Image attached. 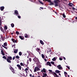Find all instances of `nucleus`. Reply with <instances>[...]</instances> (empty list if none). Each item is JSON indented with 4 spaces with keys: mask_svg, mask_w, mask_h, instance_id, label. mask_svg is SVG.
I'll return each mask as SVG.
<instances>
[{
    "mask_svg": "<svg viewBox=\"0 0 77 77\" xmlns=\"http://www.w3.org/2000/svg\"><path fill=\"white\" fill-rule=\"evenodd\" d=\"M64 74H65V77H66V75H68V73L66 72H64Z\"/></svg>",
    "mask_w": 77,
    "mask_h": 77,
    "instance_id": "nucleus-29",
    "label": "nucleus"
},
{
    "mask_svg": "<svg viewBox=\"0 0 77 77\" xmlns=\"http://www.w3.org/2000/svg\"><path fill=\"white\" fill-rule=\"evenodd\" d=\"M2 46L3 47H4V48H5V49H8V48H7V47H5V46H4V45H2Z\"/></svg>",
    "mask_w": 77,
    "mask_h": 77,
    "instance_id": "nucleus-35",
    "label": "nucleus"
},
{
    "mask_svg": "<svg viewBox=\"0 0 77 77\" xmlns=\"http://www.w3.org/2000/svg\"><path fill=\"white\" fill-rule=\"evenodd\" d=\"M19 55L20 56H21L22 55V52H19Z\"/></svg>",
    "mask_w": 77,
    "mask_h": 77,
    "instance_id": "nucleus-36",
    "label": "nucleus"
},
{
    "mask_svg": "<svg viewBox=\"0 0 77 77\" xmlns=\"http://www.w3.org/2000/svg\"><path fill=\"white\" fill-rule=\"evenodd\" d=\"M63 59H64V60H66V58H65V57H64Z\"/></svg>",
    "mask_w": 77,
    "mask_h": 77,
    "instance_id": "nucleus-55",
    "label": "nucleus"
},
{
    "mask_svg": "<svg viewBox=\"0 0 77 77\" xmlns=\"http://www.w3.org/2000/svg\"><path fill=\"white\" fill-rule=\"evenodd\" d=\"M2 27H3V26L2 25V21L0 19V29L2 32H4L5 31H4V29Z\"/></svg>",
    "mask_w": 77,
    "mask_h": 77,
    "instance_id": "nucleus-2",
    "label": "nucleus"
},
{
    "mask_svg": "<svg viewBox=\"0 0 77 77\" xmlns=\"http://www.w3.org/2000/svg\"><path fill=\"white\" fill-rule=\"evenodd\" d=\"M46 63L47 65H49V66H51V63H50V62L48 61L47 63Z\"/></svg>",
    "mask_w": 77,
    "mask_h": 77,
    "instance_id": "nucleus-12",
    "label": "nucleus"
},
{
    "mask_svg": "<svg viewBox=\"0 0 77 77\" xmlns=\"http://www.w3.org/2000/svg\"><path fill=\"white\" fill-rule=\"evenodd\" d=\"M20 15H17V16H18V17L19 18H21V16H19Z\"/></svg>",
    "mask_w": 77,
    "mask_h": 77,
    "instance_id": "nucleus-42",
    "label": "nucleus"
},
{
    "mask_svg": "<svg viewBox=\"0 0 77 77\" xmlns=\"http://www.w3.org/2000/svg\"><path fill=\"white\" fill-rule=\"evenodd\" d=\"M44 60H45V62H46V61H47V59H44Z\"/></svg>",
    "mask_w": 77,
    "mask_h": 77,
    "instance_id": "nucleus-54",
    "label": "nucleus"
},
{
    "mask_svg": "<svg viewBox=\"0 0 77 77\" xmlns=\"http://www.w3.org/2000/svg\"><path fill=\"white\" fill-rule=\"evenodd\" d=\"M16 59H20V57L18 56H16Z\"/></svg>",
    "mask_w": 77,
    "mask_h": 77,
    "instance_id": "nucleus-38",
    "label": "nucleus"
},
{
    "mask_svg": "<svg viewBox=\"0 0 77 77\" xmlns=\"http://www.w3.org/2000/svg\"><path fill=\"white\" fill-rule=\"evenodd\" d=\"M28 70H29V69H28L27 68H26L25 70V71H28Z\"/></svg>",
    "mask_w": 77,
    "mask_h": 77,
    "instance_id": "nucleus-43",
    "label": "nucleus"
},
{
    "mask_svg": "<svg viewBox=\"0 0 77 77\" xmlns=\"http://www.w3.org/2000/svg\"><path fill=\"white\" fill-rule=\"evenodd\" d=\"M4 47H7V42H5L4 43Z\"/></svg>",
    "mask_w": 77,
    "mask_h": 77,
    "instance_id": "nucleus-24",
    "label": "nucleus"
},
{
    "mask_svg": "<svg viewBox=\"0 0 77 77\" xmlns=\"http://www.w3.org/2000/svg\"><path fill=\"white\" fill-rule=\"evenodd\" d=\"M55 72L57 74H58V73H60V71L58 70H55Z\"/></svg>",
    "mask_w": 77,
    "mask_h": 77,
    "instance_id": "nucleus-25",
    "label": "nucleus"
},
{
    "mask_svg": "<svg viewBox=\"0 0 77 77\" xmlns=\"http://www.w3.org/2000/svg\"><path fill=\"white\" fill-rule=\"evenodd\" d=\"M54 73H55V72H52L51 74H53V75L54 76Z\"/></svg>",
    "mask_w": 77,
    "mask_h": 77,
    "instance_id": "nucleus-44",
    "label": "nucleus"
},
{
    "mask_svg": "<svg viewBox=\"0 0 77 77\" xmlns=\"http://www.w3.org/2000/svg\"><path fill=\"white\" fill-rule=\"evenodd\" d=\"M36 51L38 52L39 54L41 55V52H40V49L39 48H37L36 49Z\"/></svg>",
    "mask_w": 77,
    "mask_h": 77,
    "instance_id": "nucleus-9",
    "label": "nucleus"
},
{
    "mask_svg": "<svg viewBox=\"0 0 77 77\" xmlns=\"http://www.w3.org/2000/svg\"><path fill=\"white\" fill-rule=\"evenodd\" d=\"M9 68L11 70L12 72H13V74H15V71L14 70V69L11 66H10V67H9Z\"/></svg>",
    "mask_w": 77,
    "mask_h": 77,
    "instance_id": "nucleus-5",
    "label": "nucleus"
},
{
    "mask_svg": "<svg viewBox=\"0 0 77 77\" xmlns=\"http://www.w3.org/2000/svg\"><path fill=\"white\" fill-rule=\"evenodd\" d=\"M7 57L8 58H7L6 56H3L2 58L5 60H7V62L8 63H12V62L11 61V60H12V57L10 56H8Z\"/></svg>",
    "mask_w": 77,
    "mask_h": 77,
    "instance_id": "nucleus-1",
    "label": "nucleus"
},
{
    "mask_svg": "<svg viewBox=\"0 0 77 77\" xmlns=\"http://www.w3.org/2000/svg\"><path fill=\"white\" fill-rule=\"evenodd\" d=\"M11 40L12 41H13V42H14V44H15V42H17V40H15L14 38H12Z\"/></svg>",
    "mask_w": 77,
    "mask_h": 77,
    "instance_id": "nucleus-15",
    "label": "nucleus"
},
{
    "mask_svg": "<svg viewBox=\"0 0 77 77\" xmlns=\"http://www.w3.org/2000/svg\"><path fill=\"white\" fill-rule=\"evenodd\" d=\"M40 9H44V8L43 7H40Z\"/></svg>",
    "mask_w": 77,
    "mask_h": 77,
    "instance_id": "nucleus-52",
    "label": "nucleus"
},
{
    "mask_svg": "<svg viewBox=\"0 0 77 77\" xmlns=\"http://www.w3.org/2000/svg\"><path fill=\"white\" fill-rule=\"evenodd\" d=\"M15 58V56H14V57H13V60H14Z\"/></svg>",
    "mask_w": 77,
    "mask_h": 77,
    "instance_id": "nucleus-48",
    "label": "nucleus"
},
{
    "mask_svg": "<svg viewBox=\"0 0 77 77\" xmlns=\"http://www.w3.org/2000/svg\"><path fill=\"white\" fill-rule=\"evenodd\" d=\"M72 9L73 10H75V8H74V7H72Z\"/></svg>",
    "mask_w": 77,
    "mask_h": 77,
    "instance_id": "nucleus-51",
    "label": "nucleus"
},
{
    "mask_svg": "<svg viewBox=\"0 0 77 77\" xmlns=\"http://www.w3.org/2000/svg\"><path fill=\"white\" fill-rule=\"evenodd\" d=\"M20 65L21 66H23V63H20Z\"/></svg>",
    "mask_w": 77,
    "mask_h": 77,
    "instance_id": "nucleus-40",
    "label": "nucleus"
},
{
    "mask_svg": "<svg viewBox=\"0 0 77 77\" xmlns=\"http://www.w3.org/2000/svg\"><path fill=\"white\" fill-rule=\"evenodd\" d=\"M26 76H27V73H26Z\"/></svg>",
    "mask_w": 77,
    "mask_h": 77,
    "instance_id": "nucleus-61",
    "label": "nucleus"
},
{
    "mask_svg": "<svg viewBox=\"0 0 77 77\" xmlns=\"http://www.w3.org/2000/svg\"><path fill=\"white\" fill-rule=\"evenodd\" d=\"M63 60V59L62 58H59V60Z\"/></svg>",
    "mask_w": 77,
    "mask_h": 77,
    "instance_id": "nucleus-45",
    "label": "nucleus"
},
{
    "mask_svg": "<svg viewBox=\"0 0 77 77\" xmlns=\"http://www.w3.org/2000/svg\"><path fill=\"white\" fill-rule=\"evenodd\" d=\"M42 77H45V76H43Z\"/></svg>",
    "mask_w": 77,
    "mask_h": 77,
    "instance_id": "nucleus-64",
    "label": "nucleus"
},
{
    "mask_svg": "<svg viewBox=\"0 0 77 77\" xmlns=\"http://www.w3.org/2000/svg\"><path fill=\"white\" fill-rule=\"evenodd\" d=\"M29 60L30 62H31L32 60L31 59V58H30L29 59Z\"/></svg>",
    "mask_w": 77,
    "mask_h": 77,
    "instance_id": "nucleus-46",
    "label": "nucleus"
},
{
    "mask_svg": "<svg viewBox=\"0 0 77 77\" xmlns=\"http://www.w3.org/2000/svg\"><path fill=\"white\" fill-rule=\"evenodd\" d=\"M49 71L50 72H52V70H49Z\"/></svg>",
    "mask_w": 77,
    "mask_h": 77,
    "instance_id": "nucleus-49",
    "label": "nucleus"
},
{
    "mask_svg": "<svg viewBox=\"0 0 77 77\" xmlns=\"http://www.w3.org/2000/svg\"><path fill=\"white\" fill-rule=\"evenodd\" d=\"M59 75H60V76L61 75H60V73H59Z\"/></svg>",
    "mask_w": 77,
    "mask_h": 77,
    "instance_id": "nucleus-60",
    "label": "nucleus"
},
{
    "mask_svg": "<svg viewBox=\"0 0 77 77\" xmlns=\"http://www.w3.org/2000/svg\"><path fill=\"white\" fill-rule=\"evenodd\" d=\"M51 50H50L49 51H47V53H48V54H50L51 53Z\"/></svg>",
    "mask_w": 77,
    "mask_h": 77,
    "instance_id": "nucleus-28",
    "label": "nucleus"
},
{
    "mask_svg": "<svg viewBox=\"0 0 77 77\" xmlns=\"http://www.w3.org/2000/svg\"><path fill=\"white\" fill-rule=\"evenodd\" d=\"M42 57L43 59L44 58V55L43 54H42Z\"/></svg>",
    "mask_w": 77,
    "mask_h": 77,
    "instance_id": "nucleus-33",
    "label": "nucleus"
},
{
    "mask_svg": "<svg viewBox=\"0 0 77 77\" xmlns=\"http://www.w3.org/2000/svg\"><path fill=\"white\" fill-rule=\"evenodd\" d=\"M26 67H27V68H29L28 66V64H27L26 65Z\"/></svg>",
    "mask_w": 77,
    "mask_h": 77,
    "instance_id": "nucleus-53",
    "label": "nucleus"
},
{
    "mask_svg": "<svg viewBox=\"0 0 77 77\" xmlns=\"http://www.w3.org/2000/svg\"><path fill=\"white\" fill-rule=\"evenodd\" d=\"M5 9V7L4 6H2L0 7V9L1 11H3L4 9Z\"/></svg>",
    "mask_w": 77,
    "mask_h": 77,
    "instance_id": "nucleus-11",
    "label": "nucleus"
},
{
    "mask_svg": "<svg viewBox=\"0 0 77 77\" xmlns=\"http://www.w3.org/2000/svg\"><path fill=\"white\" fill-rule=\"evenodd\" d=\"M71 4H72V5H73V4H72V3H71L69 2V4L68 5H69V6H70V7H72V5Z\"/></svg>",
    "mask_w": 77,
    "mask_h": 77,
    "instance_id": "nucleus-23",
    "label": "nucleus"
},
{
    "mask_svg": "<svg viewBox=\"0 0 77 77\" xmlns=\"http://www.w3.org/2000/svg\"><path fill=\"white\" fill-rule=\"evenodd\" d=\"M56 58L57 59V57H54L53 59H52V60L53 61H55L56 60Z\"/></svg>",
    "mask_w": 77,
    "mask_h": 77,
    "instance_id": "nucleus-26",
    "label": "nucleus"
},
{
    "mask_svg": "<svg viewBox=\"0 0 77 77\" xmlns=\"http://www.w3.org/2000/svg\"><path fill=\"white\" fill-rule=\"evenodd\" d=\"M51 63L53 65H54V63L53 61H51Z\"/></svg>",
    "mask_w": 77,
    "mask_h": 77,
    "instance_id": "nucleus-34",
    "label": "nucleus"
},
{
    "mask_svg": "<svg viewBox=\"0 0 77 77\" xmlns=\"http://www.w3.org/2000/svg\"><path fill=\"white\" fill-rule=\"evenodd\" d=\"M18 51V49H16L15 50H14V53H17Z\"/></svg>",
    "mask_w": 77,
    "mask_h": 77,
    "instance_id": "nucleus-21",
    "label": "nucleus"
},
{
    "mask_svg": "<svg viewBox=\"0 0 77 77\" xmlns=\"http://www.w3.org/2000/svg\"><path fill=\"white\" fill-rule=\"evenodd\" d=\"M33 60L35 63H39V59L37 58H34L33 59Z\"/></svg>",
    "mask_w": 77,
    "mask_h": 77,
    "instance_id": "nucleus-3",
    "label": "nucleus"
},
{
    "mask_svg": "<svg viewBox=\"0 0 77 77\" xmlns=\"http://www.w3.org/2000/svg\"><path fill=\"white\" fill-rule=\"evenodd\" d=\"M16 34H17V35H19V34H20V33H19L18 31H16Z\"/></svg>",
    "mask_w": 77,
    "mask_h": 77,
    "instance_id": "nucleus-32",
    "label": "nucleus"
},
{
    "mask_svg": "<svg viewBox=\"0 0 77 77\" xmlns=\"http://www.w3.org/2000/svg\"><path fill=\"white\" fill-rule=\"evenodd\" d=\"M41 72H46V71H45V69L43 68V69L41 71Z\"/></svg>",
    "mask_w": 77,
    "mask_h": 77,
    "instance_id": "nucleus-16",
    "label": "nucleus"
},
{
    "mask_svg": "<svg viewBox=\"0 0 77 77\" xmlns=\"http://www.w3.org/2000/svg\"><path fill=\"white\" fill-rule=\"evenodd\" d=\"M58 2H60V1H59V0H56L54 1V2L55 4V5L56 6H58V3H59Z\"/></svg>",
    "mask_w": 77,
    "mask_h": 77,
    "instance_id": "nucleus-4",
    "label": "nucleus"
},
{
    "mask_svg": "<svg viewBox=\"0 0 77 77\" xmlns=\"http://www.w3.org/2000/svg\"><path fill=\"white\" fill-rule=\"evenodd\" d=\"M26 74H27V71H25Z\"/></svg>",
    "mask_w": 77,
    "mask_h": 77,
    "instance_id": "nucleus-56",
    "label": "nucleus"
},
{
    "mask_svg": "<svg viewBox=\"0 0 77 77\" xmlns=\"http://www.w3.org/2000/svg\"><path fill=\"white\" fill-rule=\"evenodd\" d=\"M38 1H39V3H40L42 4V5H44V3H42V2H41L40 0H39Z\"/></svg>",
    "mask_w": 77,
    "mask_h": 77,
    "instance_id": "nucleus-39",
    "label": "nucleus"
},
{
    "mask_svg": "<svg viewBox=\"0 0 77 77\" xmlns=\"http://www.w3.org/2000/svg\"><path fill=\"white\" fill-rule=\"evenodd\" d=\"M29 76L30 77H32V75L31 74H30L29 75Z\"/></svg>",
    "mask_w": 77,
    "mask_h": 77,
    "instance_id": "nucleus-50",
    "label": "nucleus"
},
{
    "mask_svg": "<svg viewBox=\"0 0 77 77\" xmlns=\"http://www.w3.org/2000/svg\"><path fill=\"white\" fill-rule=\"evenodd\" d=\"M66 67L68 69H70V68H69V67L68 66H66Z\"/></svg>",
    "mask_w": 77,
    "mask_h": 77,
    "instance_id": "nucleus-41",
    "label": "nucleus"
},
{
    "mask_svg": "<svg viewBox=\"0 0 77 77\" xmlns=\"http://www.w3.org/2000/svg\"><path fill=\"white\" fill-rule=\"evenodd\" d=\"M1 38L2 39V41H4V40H5V38H4V37H3V36H1Z\"/></svg>",
    "mask_w": 77,
    "mask_h": 77,
    "instance_id": "nucleus-20",
    "label": "nucleus"
},
{
    "mask_svg": "<svg viewBox=\"0 0 77 77\" xmlns=\"http://www.w3.org/2000/svg\"><path fill=\"white\" fill-rule=\"evenodd\" d=\"M60 65H59L57 66V67L58 68V69H63L62 68V67Z\"/></svg>",
    "mask_w": 77,
    "mask_h": 77,
    "instance_id": "nucleus-13",
    "label": "nucleus"
},
{
    "mask_svg": "<svg viewBox=\"0 0 77 77\" xmlns=\"http://www.w3.org/2000/svg\"><path fill=\"white\" fill-rule=\"evenodd\" d=\"M17 66L18 67V69L19 70H21V66L19 64H17Z\"/></svg>",
    "mask_w": 77,
    "mask_h": 77,
    "instance_id": "nucleus-7",
    "label": "nucleus"
},
{
    "mask_svg": "<svg viewBox=\"0 0 77 77\" xmlns=\"http://www.w3.org/2000/svg\"><path fill=\"white\" fill-rule=\"evenodd\" d=\"M68 77H69V75H68Z\"/></svg>",
    "mask_w": 77,
    "mask_h": 77,
    "instance_id": "nucleus-62",
    "label": "nucleus"
},
{
    "mask_svg": "<svg viewBox=\"0 0 77 77\" xmlns=\"http://www.w3.org/2000/svg\"><path fill=\"white\" fill-rule=\"evenodd\" d=\"M55 14H57V12H56V11L55 12Z\"/></svg>",
    "mask_w": 77,
    "mask_h": 77,
    "instance_id": "nucleus-59",
    "label": "nucleus"
},
{
    "mask_svg": "<svg viewBox=\"0 0 77 77\" xmlns=\"http://www.w3.org/2000/svg\"><path fill=\"white\" fill-rule=\"evenodd\" d=\"M27 58L29 59V56H28L27 57Z\"/></svg>",
    "mask_w": 77,
    "mask_h": 77,
    "instance_id": "nucleus-57",
    "label": "nucleus"
},
{
    "mask_svg": "<svg viewBox=\"0 0 77 77\" xmlns=\"http://www.w3.org/2000/svg\"><path fill=\"white\" fill-rule=\"evenodd\" d=\"M4 29L5 30H7V29H8V26H5Z\"/></svg>",
    "mask_w": 77,
    "mask_h": 77,
    "instance_id": "nucleus-18",
    "label": "nucleus"
},
{
    "mask_svg": "<svg viewBox=\"0 0 77 77\" xmlns=\"http://www.w3.org/2000/svg\"><path fill=\"white\" fill-rule=\"evenodd\" d=\"M38 77H41V76H38Z\"/></svg>",
    "mask_w": 77,
    "mask_h": 77,
    "instance_id": "nucleus-63",
    "label": "nucleus"
},
{
    "mask_svg": "<svg viewBox=\"0 0 77 77\" xmlns=\"http://www.w3.org/2000/svg\"><path fill=\"white\" fill-rule=\"evenodd\" d=\"M14 11V13L16 15H20V14L18 13V11H17V10H15Z\"/></svg>",
    "mask_w": 77,
    "mask_h": 77,
    "instance_id": "nucleus-8",
    "label": "nucleus"
},
{
    "mask_svg": "<svg viewBox=\"0 0 77 77\" xmlns=\"http://www.w3.org/2000/svg\"><path fill=\"white\" fill-rule=\"evenodd\" d=\"M40 42L41 44H42V45H44V42H43V41L42 40H40Z\"/></svg>",
    "mask_w": 77,
    "mask_h": 77,
    "instance_id": "nucleus-17",
    "label": "nucleus"
},
{
    "mask_svg": "<svg viewBox=\"0 0 77 77\" xmlns=\"http://www.w3.org/2000/svg\"><path fill=\"white\" fill-rule=\"evenodd\" d=\"M43 74L44 75L43 76H44L45 77H46V76H47V74L46 73H43Z\"/></svg>",
    "mask_w": 77,
    "mask_h": 77,
    "instance_id": "nucleus-30",
    "label": "nucleus"
},
{
    "mask_svg": "<svg viewBox=\"0 0 77 77\" xmlns=\"http://www.w3.org/2000/svg\"><path fill=\"white\" fill-rule=\"evenodd\" d=\"M55 75L56 76V77H59V76H57V74H56V73H54V75Z\"/></svg>",
    "mask_w": 77,
    "mask_h": 77,
    "instance_id": "nucleus-37",
    "label": "nucleus"
},
{
    "mask_svg": "<svg viewBox=\"0 0 77 77\" xmlns=\"http://www.w3.org/2000/svg\"><path fill=\"white\" fill-rule=\"evenodd\" d=\"M1 53H2V54L3 56H5V53H4V52H3V50H1Z\"/></svg>",
    "mask_w": 77,
    "mask_h": 77,
    "instance_id": "nucleus-19",
    "label": "nucleus"
},
{
    "mask_svg": "<svg viewBox=\"0 0 77 77\" xmlns=\"http://www.w3.org/2000/svg\"><path fill=\"white\" fill-rule=\"evenodd\" d=\"M36 64L37 65V66L38 67V68H41L42 66H41V64H40L39 62V63H37Z\"/></svg>",
    "mask_w": 77,
    "mask_h": 77,
    "instance_id": "nucleus-10",
    "label": "nucleus"
},
{
    "mask_svg": "<svg viewBox=\"0 0 77 77\" xmlns=\"http://www.w3.org/2000/svg\"><path fill=\"white\" fill-rule=\"evenodd\" d=\"M11 26L12 27H14V24L13 23H12L11 24Z\"/></svg>",
    "mask_w": 77,
    "mask_h": 77,
    "instance_id": "nucleus-31",
    "label": "nucleus"
},
{
    "mask_svg": "<svg viewBox=\"0 0 77 77\" xmlns=\"http://www.w3.org/2000/svg\"><path fill=\"white\" fill-rule=\"evenodd\" d=\"M75 19L76 20H77V17H75Z\"/></svg>",
    "mask_w": 77,
    "mask_h": 77,
    "instance_id": "nucleus-58",
    "label": "nucleus"
},
{
    "mask_svg": "<svg viewBox=\"0 0 77 77\" xmlns=\"http://www.w3.org/2000/svg\"><path fill=\"white\" fill-rule=\"evenodd\" d=\"M14 46H15V44L12 45V48H13V47H14Z\"/></svg>",
    "mask_w": 77,
    "mask_h": 77,
    "instance_id": "nucleus-47",
    "label": "nucleus"
},
{
    "mask_svg": "<svg viewBox=\"0 0 77 77\" xmlns=\"http://www.w3.org/2000/svg\"><path fill=\"white\" fill-rule=\"evenodd\" d=\"M63 18H66V16L65 15V13H63Z\"/></svg>",
    "mask_w": 77,
    "mask_h": 77,
    "instance_id": "nucleus-27",
    "label": "nucleus"
},
{
    "mask_svg": "<svg viewBox=\"0 0 77 77\" xmlns=\"http://www.w3.org/2000/svg\"><path fill=\"white\" fill-rule=\"evenodd\" d=\"M39 70H40V69H39V68L38 67H35L34 69V72H36V70L39 71Z\"/></svg>",
    "mask_w": 77,
    "mask_h": 77,
    "instance_id": "nucleus-6",
    "label": "nucleus"
},
{
    "mask_svg": "<svg viewBox=\"0 0 77 77\" xmlns=\"http://www.w3.org/2000/svg\"><path fill=\"white\" fill-rule=\"evenodd\" d=\"M19 38L20 39H21L22 40H23L24 39V37L23 36L20 35L19 36Z\"/></svg>",
    "mask_w": 77,
    "mask_h": 77,
    "instance_id": "nucleus-14",
    "label": "nucleus"
},
{
    "mask_svg": "<svg viewBox=\"0 0 77 77\" xmlns=\"http://www.w3.org/2000/svg\"><path fill=\"white\" fill-rule=\"evenodd\" d=\"M25 38H29V36H28V35H27V34H25Z\"/></svg>",
    "mask_w": 77,
    "mask_h": 77,
    "instance_id": "nucleus-22",
    "label": "nucleus"
}]
</instances>
